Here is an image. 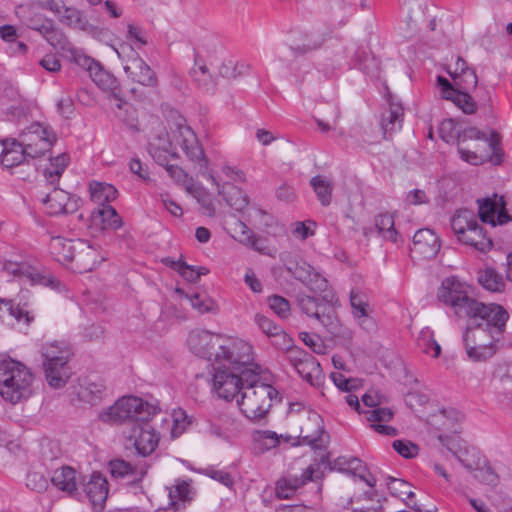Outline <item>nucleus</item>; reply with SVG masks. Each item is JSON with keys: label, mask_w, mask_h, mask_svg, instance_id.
I'll return each mask as SVG.
<instances>
[{"label": "nucleus", "mask_w": 512, "mask_h": 512, "mask_svg": "<svg viewBox=\"0 0 512 512\" xmlns=\"http://www.w3.org/2000/svg\"><path fill=\"white\" fill-rule=\"evenodd\" d=\"M366 415V419L371 423V428H373L377 433L385 435V436H395L397 435V430L385 423L389 422L394 413L391 409L386 407H377L375 409L363 411Z\"/></svg>", "instance_id": "cd10ccee"}, {"label": "nucleus", "mask_w": 512, "mask_h": 512, "mask_svg": "<svg viewBox=\"0 0 512 512\" xmlns=\"http://www.w3.org/2000/svg\"><path fill=\"white\" fill-rule=\"evenodd\" d=\"M189 351L195 356L216 363L245 364L251 359V345L244 340L225 337L196 328L187 337Z\"/></svg>", "instance_id": "f257e3e1"}, {"label": "nucleus", "mask_w": 512, "mask_h": 512, "mask_svg": "<svg viewBox=\"0 0 512 512\" xmlns=\"http://www.w3.org/2000/svg\"><path fill=\"white\" fill-rule=\"evenodd\" d=\"M26 485L31 490L42 492L46 490L48 482L46 478L39 472H30L27 475Z\"/></svg>", "instance_id": "338daca9"}, {"label": "nucleus", "mask_w": 512, "mask_h": 512, "mask_svg": "<svg viewBox=\"0 0 512 512\" xmlns=\"http://www.w3.org/2000/svg\"><path fill=\"white\" fill-rule=\"evenodd\" d=\"M439 135L446 143L459 141L460 130L457 129L456 123L452 119H445L440 123Z\"/></svg>", "instance_id": "13d9d810"}, {"label": "nucleus", "mask_w": 512, "mask_h": 512, "mask_svg": "<svg viewBox=\"0 0 512 512\" xmlns=\"http://www.w3.org/2000/svg\"><path fill=\"white\" fill-rule=\"evenodd\" d=\"M132 52V57L124 64L125 73L141 85L155 87L157 85L155 73L136 52Z\"/></svg>", "instance_id": "f3484780"}, {"label": "nucleus", "mask_w": 512, "mask_h": 512, "mask_svg": "<svg viewBox=\"0 0 512 512\" xmlns=\"http://www.w3.org/2000/svg\"><path fill=\"white\" fill-rule=\"evenodd\" d=\"M84 491L93 508L100 512L108 497V482L99 473H93L90 480L85 484Z\"/></svg>", "instance_id": "393cba45"}, {"label": "nucleus", "mask_w": 512, "mask_h": 512, "mask_svg": "<svg viewBox=\"0 0 512 512\" xmlns=\"http://www.w3.org/2000/svg\"><path fill=\"white\" fill-rule=\"evenodd\" d=\"M169 505L175 509L179 508L180 503H185L191 500V487L190 483L186 480L177 479L175 484L167 488Z\"/></svg>", "instance_id": "a18cd8bd"}, {"label": "nucleus", "mask_w": 512, "mask_h": 512, "mask_svg": "<svg viewBox=\"0 0 512 512\" xmlns=\"http://www.w3.org/2000/svg\"><path fill=\"white\" fill-rule=\"evenodd\" d=\"M3 270L9 275L25 278L33 284L52 285L54 283V279L50 275H46L26 263L6 261Z\"/></svg>", "instance_id": "6ab92c4d"}, {"label": "nucleus", "mask_w": 512, "mask_h": 512, "mask_svg": "<svg viewBox=\"0 0 512 512\" xmlns=\"http://www.w3.org/2000/svg\"><path fill=\"white\" fill-rule=\"evenodd\" d=\"M104 260L97 247L85 240H75V253L70 261L75 270L80 273L89 272Z\"/></svg>", "instance_id": "4468645a"}, {"label": "nucleus", "mask_w": 512, "mask_h": 512, "mask_svg": "<svg viewBox=\"0 0 512 512\" xmlns=\"http://www.w3.org/2000/svg\"><path fill=\"white\" fill-rule=\"evenodd\" d=\"M93 220L95 224L98 222L101 225V228L116 230L122 226V219L118 215L117 211L111 206H103L99 207L93 212Z\"/></svg>", "instance_id": "a19ab883"}, {"label": "nucleus", "mask_w": 512, "mask_h": 512, "mask_svg": "<svg viewBox=\"0 0 512 512\" xmlns=\"http://www.w3.org/2000/svg\"><path fill=\"white\" fill-rule=\"evenodd\" d=\"M272 339V344L278 349L285 350L286 358L288 359V349L290 348H299L298 346H294L291 344V338L284 332V330L280 327V332L276 331L270 337Z\"/></svg>", "instance_id": "69168bd1"}, {"label": "nucleus", "mask_w": 512, "mask_h": 512, "mask_svg": "<svg viewBox=\"0 0 512 512\" xmlns=\"http://www.w3.org/2000/svg\"><path fill=\"white\" fill-rule=\"evenodd\" d=\"M452 79L454 81L455 89L457 90H474L478 84L477 75L472 68L464 71L458 76H454Z\"/></svg>", "instance_id": "6e6d98bb"}, {"label": "nucleus", "mask_w": 512, "mask_h": 512, "mask_svg": "<svg viewBox=\"0 0 512 512\" xmlns=\"http://www.w3.org/2000/svg\"><path fill=\"white\" fill-rule=\"evenodd\" d=\"M335 468L339 471L351 474L353 477H357L364 481L369 487H374L376 479L372 476L364 463L355 457H339L335 460Z\"/></svg>", "instance_id": "bb28decb"}, {"label": "nucleus", "mask_w": 512, "mask_h": 512, "mask_svg": "<svg viewBox=\"0 0 512 512\" xmlns=\"http://www.w3.org/2000/svg\"><path fill=\"white\" fill-rule=\"evenodd\" d=\"M477 202L479 217L482 222L489 223L495 227L497 224L502 225L511 220L510 215L505 209V201L502 196L494 194L492 197L479 199Z\"/></svg>", "instance_id": "ddd939ff"}, {"label": "nucleus", "mask_w": 512, "mask_h": 512, "mask_svg": "<svg viewBox=\"0 0 512 512\" xmlns=\"http://www.w3.org/2000/svg\"><path fill=\"white\" fill-rule=\"evenodd\" d=\"M91 200L99 207L107 206L117 198V189L108 183L92 181L89 183Z\"/></svg>", "instance_id": "f704fd0d"}, {"label": "nucleus", "mask_w": 512, "mask_h": 512, "mask_svg": "<svg viewBox=\"0 0 512 512\" xmlns=\"http://www.w3.org/2000/svg\"><path fill=\"white\" fill-rule=\"evenodd\" d=\"M43 368L47 383L54 389L64 387L71 376V369L68 363L48 364V366Z\"/></svg>", "instance_id": "e433bc0d"}, {"label": "nucleus", "mask_w": 512, "mask_h": 512, "mask_svg": "<svg viewBox=\"0 0 512 512\" xmlns=\"http://www.w3.org/2000/svg\"><path fill=\"white\" fill-rule=\"evenodd\" d=\"M459 241L465 245L472 246L474 249L483 253L489 251L493 246L491 238L483 232V229L479 224L463 236H460Z\"/></svg>", "instance_id": "58836bf2"}, {"label": "nucleus", "mask_w": 512, "mask_h": 512, "mask_svg": "<svg viewBox=\"0 0 512 512\" xmlns=\"http://www.w3.org/2000/svg\"><path fill=\"white\" fill-rule=\"evenodd\" d=\"M258 364L253 362V348L251 347V359L248 363H216L213 364V389L219 397L229 401L233 399L242 387L244 382L243 372Z\"/></svg>", "instance_id": "0eeeda50"}, {"label": "nucleus", "mask_w": 512, "mask_h": 512, "mask_svg": "<svg viewBox=\"0 0 512 512\" xmlns=\"http://www.w3.org/2000/svg\"><path fill=\"white\" fill-rule=\"evenodd\" d=\"M478 281L483 288L491 292H500L504 289L505 285L503 277L493 268L479 271Z\"/></svg>", "instance_id": "3c124183"}, {"label": "nucleus", "mask_w": 512, "mask_h": 512, "mask_svg": "<svg viewBox=\"0 0 512 512\" xmlns=\"http://www.w3.org/2000/svg\"><path fill=\"white\" fill-rule=\"evenodd\" d=\"M375 226L378 232L387 240L396 242L397 231L395 229L394 216L390 213H380L375 217Z\"/></svg>", "instance_id": "603ef678"}, {"label": "nucleus", "mask_w": 512, "mask_h": 512, "mask_svg": "<svg viewBox=\"0 0 512 512\" xmlns=\"http://www.w3.org/2000/svg\"><path fill=\"white\" fill-rule=\"evenodd\" d=\"M438 82L442 87V95L446 100L452 101L466 114L476 112L477 105L469 95V91L455 89L446 78L441 76L438 77Z\"/></svg>", "instance_id": "4be33fe9"}, {"label": "nucleus", "mask_w": 512, "mask_h": 512, "mask_svg": "<svg viewBox=\"0 0 512 512\" xmlns=\"http://www.w3.org/2000/svg\"><path fill=\"white\" fill-rule=\"evenodd\" d=\"M69 163V156L65 153L50 159L49 164L44 169L46 180L54 185L56 184Z\"/></svg>", "instance_id": "09e8293b"}, {"label": "nucleus", "mask_w": 512, "mask_h": 512, "mask_svg": "<svg viewBox=\"0 0 512 512\" xmlns=\"http://www.w3.org/2000/svg\"><path fill=\"white\" fill-rule=\"evenodd\" d=\"M189 300L192 307L200 313L212 312L216 307L214 300L206 295L194 294Z\"/></svg>", "instance_id": "0e129e2a"}, {"label": "nucleus", "mask_w": 512, "mask_h": 512, "mask_svg": "<svg viewBox=\"0 0 512 512\" xmlns=\"http://www.w3.org/2000/svg\"><path fill=\"white\" fill-rule=\"evenodd\" d=\"M255 322L259 329L268 337H271L276 331L280 332V326L262 314L255 315Z\"/></svg>", "instance_id": "774afa93"}, {"label": "nucleus", "mask_w": 512, "mask_h": 512, "mask_svg": "<svg viewBox=\"0 0 512 512\" xmlns=\"http://www.w3.org/2000/svg\"><path fill=\"white\" fill-rule=\"evenodd\" d=\"M93 82L104 91H114L117 87V81L113 75L104 70L98 64L90 74Z\"/></svg>", "instance_id": "864d4df0"}, {"label": "nucleus", "mask_w": 512, "mask_h": 512, "mask_svg": "<svg viewBox=\"0 0 512 512\" xmlns=\"http://www.w3.org/2000/svg\"><path fill=\"white\" fill-rule=\"evenodd\" d=\"M105 391V386L101 382L85 380L80 384L78 398L81 402L96 405L101 401Z\"/></svg>", "instance_id": "37998d69"}, {"label": "nucleus", "mask_w": 512, "mask_h": 512, "mask_svg": "<svg viewBox=\"0 0 512 512\" xmlns=\"http://www.w3.org/2000/svg\"><path fill=\"white\" fill-rule=\"evenodd\" d=\"M394 450L404 458H414L419 453L417 444L409 440H395L392 443Z\"/></svg>", "instance_id": "e2e57ef3"}, {"label": "nucleus", "mask_w": 512, "mask_h": 512, "mask_svg": "<svg viewBox=\"0 0 512 512\" xmlns=\"http://www.w3.org/2000/svg\"><path fill=\"white\" fill-rule=\"evenodd\" d=\"M323 434V421L320 415L313 413L301 427L299 437L303 443L308 445H316Z\"/></svg>", "instance_id": "c9c22d12"}, {"label": "nucleus", "mask_w": 512, "mask_h": 512, "mask_svg": "<svg viewBox=\"0 0 512 512\" xmlns=\"http://www.w3.org/2000/svg\"><path fill=\"white\" fill-rule=\"evenodd\" d=\"M165 263L189 282H196L201 275H206L209 272L205 267L190 266L182 260L165 259Z\"/></svg>", "instance_id": "de8ad7c7"}, {"label": "nucleus", "mask_w": 512, "mask_h": 512, "mask_svg": "<svg viewBox=\"0 0 512 512\" xmlns=\"http://www.w3.org/2000/svg\"><path fill=\"white\" fill-rule=\"evenodd\" d=\"M313 469L307 468L300 477L289 476L279 479L276 483L275 493L280 499L290 498L298 488L312 479Z\"/></svg>", "instance_id": "c756f323"}, {"label": "nucleus", "mask_w": 512, "mask_h": 512, "mask_svg": "<svg viewBox=\"0 0 512 512\" xmlns=\"http://www.w3.org/2000/svg\"><path fill=\"white\" fill-rule=\"evenodd\" d=\"M50 214H71L78 210L80 199L66 191L54 188L42 199Z\"/></svg>", "instance_id": "2eb2a0df"}, {"label": "nucleus", "mask_w": 512, "mask_h": 512, "mask_svg": "<svg viewBox=\"0 0 512 512\" xmlns=\"http://www.w3.org/2000/svg\"><path fill=\"white\" fill-rule=\"evenodd\" d=\"M109 465L112 476L117 478L133 476V481H140L147 473V466L134 467L120 459L112 460Z\"/></svg>", "instance_id": "79ce46f5"}, {"label": "nucleus", "mask_w": 512, "mask_h": 512, "mask_svg": "<svg viewBox=\"0 0 512 512\" xmlns=\"http://www.w3.org/2000/svg\"><path fill=\"white\" fill-rule=\"evenodd\" d=\"M487 320L468 325L463 335L467 357L474 362L491 359L503 346L506 322L509 318L504 308H497Z\"/></svg>", "instance_id": "7ed1b4c3"}, {"label": "nucleus", "mask_w": 512, "mask_h": 512, "mask_svg": "<svg viewBox=\"0 0 512 512\" xmlns=\"http://www.w3.org/2000/svg\"><path fill=\"white\" fill-rule=\"evenodd\" d=\"M129 442L135 448L137 454L146 457L155 451L159 444L160 436L149 424V421L132 426Z\"/></svg>", "instance_id": "f8f14e48"}, {"label": "nucleus", "mask_w": 512, "mask_h": 512, "mask_svg": "<svg viewBox=\"0 0 512 512\" xmlns=\"http://www.w3.org/2000/svg\"><path fill=\"white\" fill-rule=\"evenodd\" d=\"M441 247L439 237L430 229H419L414 237L411 251L429 259L437 255Z\"/></svg>", "instance_id": "a211bd4d"}, {"label": "nucleus", "mask_w": 512, "mask_h": 512, "mask_svg": "<svg viewBox=\"0 0 512 512\" xmlns=\"http://www.w3.org/2000/svg\"><path fill=\"white\" fill-rule=\"evenodd\" d=\"M310 185L322 206H329L332 202L334 183L328 177L316 175L311 178Z\"/></svg>", "instance_id": "ea45409f"}, {"label": "nucleus", "mask_w": 512, "mask_h": 512, "mask_svg": "<svg viewBox=\"0 0 512 512\" xmlns=\"http://www.w3.org/2000/svg\"><path fill=\"white\" fill-rule=\"evenodd\" d=\"M59 21L74 29L86 31L89 29L90 24L87 19L83 16L82 12L74 7H66L62 9V13L57 15Z\"/></svg>", "instance_id": "49530a36"}, {"label": "nucleus", "mask_w": 512, "mask_h": 512, "mask_svg": "<svg viewBox=\"0 0 512 512\" xmlns=\"http://www.w3.org/2000/svg\"><path fill=\"white\" fill-rule=\"evenodd\" d=\"M467 140H485L488 142V146L492 152L490 161L494 164H500L503 158V152L499 148L500 137L495 131H491L490 137L488 138L485 133L478 130L475 127L467 128L460 131L458 145L465 143Z\"/></svg>", "instance_id": "aec40b11"}, {"label": "nucleus", "mask_w": 512, "mask_h": 512, "mask_svg": "<svg viewBox=\"0 0 512 512\" xmlns=\"http://www.w3.org/2000/svg\"><path fill=\"white\" fill-rule=\"evenodd\" d=\"M22 143L16 139L0 141V165L10 168L19 165L26 159Z\"/></svg>", "instance_id": "c85d7f7f"}, {"label": "nucleus", "mask_w": 512, "mask_h": 512, "mask_svg": "<svg viewBox=\"0 0 512 512\" xmlns=\"http://www.w3.org/2000/svg\"><path fill=\"white\" fill-rule=\"evenodd\" d=\"M157 409L135 396L122 397L114 405L100 413L99 417L103 422L121 424L131 422L140 424L149 421L155 415Z\"/></svg>", "instance_id": "423d86ee"}, {"label": "nucleus", "mask_w": 512, "mask_h": 512, "mask_svg": "<svg viewBox=\"0 0 512 512\" xmlns=\"http://www.w3.org/2000/svg\"><path fill=\"white\" fill-rule=\"evenodd\" d=\"M497 308H502L497 304H484L469 295L463 297V300L458 301L452 311L454 315L460 319H468V325H474L483 320H487L494 313H497Z\"/></svg>", "instance_id": "9b49d317"}, {"label": "nucleus", "mask_w": 512, "mask_h": 512, "mask_svg": "<svg viewBox=\"0 0 512 512\" xmlns=\"http://www.w3.org/2000/svg\"><path fill=\"white\" fill-rule=\"evenodd\" d=\"M52 257L60 263H70L75 253V241L60 236L52 237L49 242Z\"/></svg>", "instance_id": "72a5a7b5"}, {"label": "nucleus", "mask_w": 512, "mask_h": 512, "mask_svg": "<svg viewBox=\"0 0 512 512\" xmlns=\"http://www.w3.org/2000/svg\"><path fill=\"white\" fill-rule=\"evenodd\" d=\"M51 484L58 490L72 495L77 490V472L70 466L63 465L51 474Z\"/></svg>", "instance_id": "7c9ffc66"}, {"label": "nucleus", "mask_w": 512, "mask_h": 512, "mask_svg": "<svg viewBox=\"0 0 512 512\" xmlns=\"http://www.w3.org/2000/svg\"><path fill=\"white\" fill-rule=\"evenodd\" d=\"M417 346L423 353L433 358L439 357L441 353V346L435 340L433 331L428 327L420 331L417 338Z\"/></svg>", "instance_id": "8fccbe9b"}, {"label": "nucleus", "mask_w": 512, "mask_h": 512, "mask_svg": "<svg viewBox=\"0 0 512 512\" xmlns=\"http://www.w3.org/2000/svg\"><path fill=\"white\" fill-rule=\"evenodd\" d=\"M206 176L216 186L218 194L223 197L230 207L242 211L248 205V198L240 188L231 183L221 185L212 173H207Z\"/></svg>", "instance_id": "5701e85b"}, {"label": "nucleus", "mask_w": 512, "mask_h": 512, "mask_svg": "<svg viewBox=\"0 0 512 512\" xmlns=\"http://www.w3.org/2000/svg\"><path fill=\"white\" fill-rule=\"evenodd\" d=\"M260 373L259 365L243 372L242 377L247 383L242 387L241 399L237 401L241 412L252 421L267 415L272 399L277 395L275 388L259 381Z\"/></svg>", "instance_id": "20e7f679"}, {"label": "nucleus", "mask_w": 512, "mask_h": 512, "mask_svg": "<svg viewBox=\"0 0 512 512\" xmlns=\"http://www.w3.org/2000/svg\"><path fill=\"white\" fill-rule=\"evenodd\" d=\"M43 367L48 364L68 363L72 356L71 349L64 343L53 341L45 343L41 348Z\"/></svg>", "instance_id": "473e14b6"}, {"label": "nucleus", "mask_w": 512, "mask_h": 512, "mask_svg": "<svg viewBox=\"0 0 512 512\" xmlns=\"http://www.w3.org/2000/svg\"><path fill=\"white\" fill-rule=\"evenodd\" d=\"M288 361L297 373L312 386H320L324 375L320 363L302 348L288 349Z\"/></svg>", "instance_id": "9d476101"}, {"label": "nucleus", "mask_w": 512, "mask_h": 512, "mask_svg": "<svg viewBox=\"0 0 512 512\" xmlns=\"http://www.w3.org/2000/svg\"><path fill=\"white\" fill-rule=\"evenodd\" d=\"M297 303L306 315L317 319L324 327L334 325V311L326 305L320 304L315 297L299 294Z\"/></svg>", "instance_id": "dca6fc26"}, {"label": "nucleus", "mask_w": 512, "mask_h": 512, "mask_svg": "<svg viewBox=\"0 0 512 512\" xmlns=\"http://www.w3.org/2000/svg\"><path fill=\"white\" fill-rule=\"evenodd\" d=\"M349 299L352 315L357 320V323L364 329L371 328V326H373V321L370 317L368 295L364 291L354 288L350 292Z\"/></svg>", "instance_id": "412c9836"}, {"label": "nucleus", "mask_w": 512, "mask_h": 512, "mask_svg": "<svg viewBox=\"0 0 512 512\" xmlns=\"http://www.w3.org/2000/svg\"><path fill=\"white\" fill-rule=\"evenodd\" d=\"M442 445L446 446L451 451L459 462L469 471L473 472L479 466L485 464V458L474 447H465L457 451L454 450V443L448 439L447 436L440 435L438 437Z\"/></svg>", "instance_id": "b1692460"}, {"label": "nucleus", "mask_w": 512, "mask_h": 512, "mask_svg": "<svg viewBox=\"0 0 512 512\" xmlns=\"http://www.w3.org/2000/svg\"><path fill=\"white\" fill-rule=\"evenodd\" d=\"M468 293V287L464 283L456 277H449L443 280L437 295L441 302L452 308Z\"/></svg>", "instance_id": "a878e982"}, {"label": "nucleus", "mask_w": 512, "mask_h": 512, "mask_svg": "<svg viewBox=\"0 0 512 512\" xmlns=\"http://www.w3.org/2000/svg\"><path fill=\"white\" fill-rule=\"evenodd\" d=\"M19 139L27 158H38L51 149L56 135L48 127L34 123L20 134Z\"/></svg>", "instance_id": "6e6552de"}, {"label": "nucleus", "mask_w": 512, "mask_h": 512, "mask_svg": "<svg viewBox=\"0 0 512 512\" xmlns=\"http://www.w3.org/2000/svg\"><path fill=\"white\" fill-rule=\"evenodd\" d=\"M403 114L402 106L394 103H391L389 108L383 112L381 127L385 137L387 134H392L393 132L401 129Z\"/></svg>", "instance_id": "4c0bfd02"}, {"label": "nucleus", "mask_w": 512, "mask_h": 512, "mask_svg": "<svg viewBox=\"0 0 512 512\" xmlns=\"http://www.w3.org/2000/svg\"><path fill=\"white\" fill-rule=\"evenodd\" d=\"M281 260L286 270L311 291L323 292L326 290L328 286L327 280L306 261L290 253L282 254Z\"/></svg>", "instance_id": "1a4fd4ad"}, {"label": "nucleus", "mask_w": 512, "mask_h": 512, "mask_svg": "<svg viewBox=\"0 0 512 512\" xmlns=\"http://www.w3.org/2000/svg\"><path fill=\"white\" fill-rule=\"evenodd\" d=\"M477 224L475 214L467 209L458 211L451 219V227L458 240Z\"/></svg>", "instance_id": "c03bdc74"}, {"label": "nucleus", "mask_w": 512, "mask_h": 512, "mask_svg": "<svg viewBox=\"0 0 512 512\" xmlns=\"http://www.w3.org/2000/svg\"><path fill=\"white\" fill-rule=\"evenodd\" d=\"M191 75L200 86L206 90H211L216 84L215 79L209 73L208 68L205 65H199L194 67L191 71Z\"/></svg>", "instance_id": "4d7b16f0"}, {"label": "nucleus", "mask_w": 512, "mask_h": 512, "mask_svg": "<svg viewBox=\"0 0 512 512\" xmlns=\"http://www.w3.org/2000/svg\"><path fill=\"white\" fill-rule=\"evenodd\" d=\"M269 307L280 318H287L290 315V303L287 299L279 295H273L268 298Z\"/></svg>", "instance_id": "680f3d73"}, {"label": "nucleus", "mask_w": 512, "mask_h": 512, "mask_svg": "<svg viewBox=\"0 0 512 512\" xmlns=\"http://www.w3.org/2000/svg\"><path fill=\"white\" fill-rule=\"evenodd\" d=\"M324 43V38L318 34H308L302 43L291 46L295 55H303L319 49Z\"/></svg>", "instance_id": "5fc2aeb1"}, {"label": "nucleus", "mask_w": 512, "mask_h": 512, "mask_svg": "<svg viewBox=\"0 0 512 512\" xmlns=\"http://www.w3.org/2000/svg\"><path fill=\"white\" fill-rule=\"evenodd\" d=\"M473 472L474 477L484 484L491 486L498 484L499 477L486 460L485 464L479 466V468L475 469Z\"/></svg>", "instance_id": "bf43d9fd"}, {"label": "nucleus", "mask_w": 512, "mask_h": 512, "mask_svg": "<svg viewBox=\"0 0 512 512\" xmlns=\"http://www.w3.org/2000/svg\"><path fill=\"white\" fill-rule=\"evenodd\" d=\"M33 376L22 363L12 360H0V394L12 403L26 398L31 393Z\"/></svg>", "instance_id": "39448f33"}, {"label": "nucleus", "mask_w": 512, "mask_h": 512, "mask_svg": "<svg viewBox=\"0 0 512 512\" xmlns=\"http://www.w3.org/2000/svg\"><path fill=\"white\" fill-rule=\"evenodd\" d=\"M409 484L401 479H396L389 477L387 482V487L390 493L394 496L403 498L406 496L409 500H411L415 494L412 491H407Z\"/></svg>", "instance_id": "052dcab7"}, {"label": "nucleus", "mask_w": 512, "mask_h": 512, "mask_svg": "<svg viewBox=\"0 0 512 512\" xmlns=\"http://www.w3.org/2000/svg\"><path fill=\"white\" fill-rule=\"evenodd\" d=\"M232 232V237L244 246L261 253L265 251V240L257 236L244 222L236 221L233 224Z\"/></svg>", "instance_id": "2f4dec72"}, {"label": "nucleus", "mask_w": 512, "mask_h": 512, "mask_svg": "<svg viewBox=\"0 0 512 512\" xmlns=\"http://www.w3.org/2000/svg\"><path fill=\"white\" fill-rule=\"evenodd\" d=\"M180 146L187 158L200 167H207L208 160L195 133L184 124L183 119L169 125V132L165 127H159L149 141V152L159 163L165 164L169 157L177 158L176 146Z\"/></svg>", "instance_id": "f03ea898"}]
</instances>
